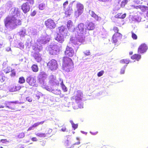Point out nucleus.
<instances>
[{
	"mask_svg": "<svg viewBox=\"0 0 148 148\" xmlns=\"http://www.w3.org/2000/svg\"><path fill=\"white\" fill-rule=\"evenodd\" d=\"M11 70V69L10 67H8L4 69V71L5 73H7L9 72Z\"/></svg>",
	"mask_w": 148,
	"mask_h": 148,
	"instance_id": "obj_42",
	"label": "nucleus"
},
{
	"mask_svg": "<svg viewBox=\"0 0 148 148\" xmlns=\"http://www.w3.org/2000/svg\"><path fill=\"white\" fill-rule=\"evenodd\" d=\"M19 35L22 36H23L25 35H26V30L25 29H23L21 31L19 32Z\"/></svg>",
	"mask_w": 148,
	"mask_h": 148,
	"instance_id": "obj_38",
	"label": "nucleus"
},
{
	"mask_svg": "<svg viewBox=\"0 0 148 148\" xmlns=\"http://www.w3.org/2000/svg\"><path fill=\"white\" fill-rule=\"evenodd\" d=\"M32 69L33 71L35 72L38 71V70L37 65L35 64H34L32 66Z\"/></svg>",
	"mask_w": 148,
	"mask_h": 148,
	"instance_id": "obj_30",
	"label": "nucleus"
},
{
	"mask_svg": "<svg viewBox=\"0 0 148 148\" xmlns=\"http://www.w3.org/2000/svg\"><path fill=\"white\" fill-rule=\"evenodd\" d=\"M45 7V4L44 3H41L39 5V8L41 10H44Z\"/></svg>",
	"mask_w": 148,
	"mask_h": 148,
	"instance_id": "obj_32",
	"label": "nucleus"
},
{
	"mask_svg": "<svg viewBox=\"0 0 148 148\" xmlns=\"http://www.w3.org/2000/svg\"><path fill=\"white\" fill-rule=\"evenodd\" d=\"M128 2L127 0H124L121 3V7H123Z\"/></svg>",
	"mask_w": 148,
	"mask_h": 148,
	"instance_id": "obj_40",
	"label": "nucleus"
},
{
	"mask_svg": "<svg viewBox=\"0 0 148 148\" xmlns=\"http://www.w3.org/2000/svg\"><path fill=\"white\" fill-rule=\"evenodd\" d=\"M36 135L39 137H45L46 136V134L45 133H36Z\"/></svg>",
	"mask_w": 148,
	"mask_h": 148,
	"instance_id": "obj_36",
	"label": "nucleus"
},
{
	"mask_svg": "<svg viewBox=\"0 0 148 148\" xmlns=\"http://www.w3.org/2000/svg\"><path fill=\"white\" fill-rule=\"evenodd\" d=\"M63 67L64 70L69 72L71 71L73 67V63L71 58L64 57L63 58Z\"/></svg>",
	"mask_w": 148,
	"mask_h": 148,
	"instance_id": "obj_3",
	"label": "nucleus"
},
{
	"mask_svg": "<svg viewBox=\"0 0 148 148\" xmlns=\"http://www.w3.org/2000/svg\"><path fill=\"white\" fill-rule=\"evenodd\" d=\"M25 136V134L23 132H22L19 133L18 135V137L19 138H23Z\"/></svg>",
	"mask_w": 148,
	"mask_h": 148,
	"instance_id": "obj_44",
	"label": "nucleus"
},
{
	"mask_svg": "<svg viewBox=\"0 0 148 148\" xmlns=\"http://www.w3.org/2000/svg\"><path fill=\"white\" fill-rule=\"evenodd\" d=\"M73 12V10L71 8H70L69 10H67L65 12V14L66 16L67 17L69 16Z\"/></svg>",
	"mask_w": 148,
	"mask_h": 148,
	"instance_id": "obj_29",
	"label": "nucleus"
},
{
	"mask_svg": "<svg viewBox=\"0 0 148 148\" xmlns=\"http://www.w3.org/2000/svg\"><path fill=\"white\" fill-rule=\"evenodd\" d=\"M25 82V79L24 77H21L19 78L18 81L19 83L20 84H23Z\"/></svg>",
	"mask_w": 148,
	"mask_h": 148,
	"instance_id": "obj_37",
	"label": "nucleus"
},
{
	"mask_svg": "<svg viewBox=\"0 0 148 148\" xmlns=\"http://www.w3.org/2000/svg\"><path fill=\"white\" fill-rule=\"evenodd\" d=\"M104 73V72L103 71H101L99 72L97 74V76L98 77H101L102 75Z\"/></svg>",
	"mask_w": 148,
	"mask_h": 148,
	"instance_id": "obj_51",
	"label": "nucleus"
},
{
	"mask_svg": "<svg viewBox=\"0 0 148 148\" xmlns=\"http://www.w3.org/2000/svg\"><path fill=\"white\" fill-rule=\"evenodd\" d=\"M21 9L23 12L25 13L29 11L30 9L29 6L28 2L23 3L21 6Z\"/></svg>",
	"mask_w": 148,
	"mask_h": 148,
	"instance_id": "obj_20",
	"label": "nucleus"
},
{
	"mask_svg": "<svg viewBox=\"0 0 148 148\" xmlns=\"http://www.w3.org/2000/svg\"><path fill=\"white\" fill-rule=\"evenodd\" d=\"M78 107L79 108H83V104L82 103H80L79 105L78 104Z\"/></svg>",
	"mask_w": 148,
	"mask_h": 148,
	"instance_id": "obj_64",
	"label": "nucleus"
},
{
	"mask_svg": "<svg viewBox=\"0 0 148 148\" xmlns=\"http://www.w3.org/2000/svg\"><path fill=\"white\" fill-rule=\"evenodd\" d=\"M114 35V37H116L119 39H121L122 36V35L121 34L118 32L116 33Z\"/></svg>",
	"mask_w": 148,
	"mask_h": 148,
	"instance_id": "obj_31",
	"label": "nucleus"
},
{
	"mask_svg": "<svg viewBox=\"0 0 148 148\" xmlns=\"http://www.w3.org/2000/svg\"><path fill=\"white\" fill-rule=\"evenodd\" d=\"M47 75L44 72H41L38 76L39 79V82L41 85V82H46L45 79H46L47 77Z\"/></svg>",
	"mask_w": 148,
	"mask_h": 148,
	"instance_id": "obj_17",
	"label": "nucleus"
},
{
	"mask_svg": "<svg viewBox=\"0 0 148 148\" xmlns=\"http://www.w3.org/2000/svg\"><path fill=\"white\" fill-rule=\"evenodd\" d=\"M86 30H92L95 27V25L94 23L92 22L87 23L85 25Z\"/></svg>",
	"mask_w": 148,
	"mask_h": 148,
	"instance_id": "obj_21",
	"label": "nucleus"
},
{
	"mask_svg": "<svg viewBox=\"0 0 148 148\" xmlns=\"http://www.w3.org/2000/svg\"><path fill=\"white\" fill-rule=\"evenodd\" d=\"M6 5L7 6V8L9 9L12 6V3L11 1H8L6 4Z\"/></svg>",
	"mask_w": 148,
	"mask_h": 148,
	"instance_id": "obj_43",
	"label": "nucleus"
},
{
	"mask_svg": "<svg viewBox=\"0 0 148 148\" xmlns=\"http://www.w3.org/2000/svg\"><path fill=\"white\" fill-rule=\"evenodd\" d=\"M5 79V77L3 76H0V81L2 82H3Z\"/></svg>",
	"mask_w": 148,
	"mask_h": 148,
	"instance_id": "obj_49",
	"label": "nucleus"
},
{
	"mask_svg": "<svg viewBox=\"0 0 148 148\" xmlns=\"http://www.w3.org/2000/svg\"><path fill=\"white\" fill-rule=\"evenodd\" d=\"M26 81L30 85L32 86H36V80L32 76H29L28 77Z\"/></svg>",
	"mask_w": 148,
	"mask_h": 148,
	"instance_id": "obj_13",
	"label": "nucleus"
},
{
	"mask_svg": "<svg viewBox=\"0 0 148 148\" xmlns=\"http://www.w3.org/2000/svg\"><path fill=\"white\" fill-rule=\"evenodd\" d=\"M132 20L136 22H140L141 21H145V20H143L141 16H133L132 18Z\"/></svg>",
	"mask_w": 148,
	"mask_h": 148,
	"instance_id": "obj_25",
	"label": "nucleus"
},
{
	"mask_svg": "<svg viewBox=\"0 0 148 148\" xmlns=\"http://www.w3.org/2000/svg\"><path fill=\"white\" fill-rule=\"evenodd\" d=\"M59 81H60V84L62 87V89L64 92L66 91L67 90V88L63 84L62 80L61 79H60Z\"/></svg>",
	"mask_w": 148,
	"mask_h": 148,
	"instance_id": "obj_27",
	"label": "nucleus"
},
{
	"mask_svg": "<svg viewBox=\"0 0 148 148\" xmlns=\"http://www.w3.org/2000/svg\"><path fill=\"white\" fill-rule=\"evenodd\" d=\"M84 53L86 56H89L90 54V51L88 50H87L84 51Z\"/></svg>",
	"mask_w": 148,
	"mask_h": 148,
	"instance_id": "obj_46",
	"label": "nucleus"
},
{
	"mask_svg": "<svg viewBox=\"0 0 148 148\" xmlns=\"http://www.w3.org/2000/svg\"><path fill=\"white\" fill-rule=\"evenodd\" d=\"M67 26L69 30L74 33V29L75 28H74L73 23L71 21L69 20L67 22Z\"/></svg>",
	"mask_w": 148,
	"mask_h": 148,
	"instance_id": "obj_19",
	"label": "nucleus"
},
{
	"mask_svg": "<svg viewBox=\"0 0 148 148\" xmlns=\"http://www.w3.org/2000/svg\"><path fill=\"white\" fill-rule=\"evenodd\" d=\"M121 14L119 13L115 16V17L116 18H121Z\"/></svg>",
	"mask_w": 148,
	"mask_h": 148,
	"instance_id": "obj_55",
	"label": "nucleus"
},
{
	"mask_svg": "<svg viewBox=\"0 0 148 148\" xmlns=\"http://www.w3.org/2000/svg\"><path fill=\"white\" fill-rule=\"evenodd\" d=\"M129 62L130 61L128 59L122 60L120 61V62L123 63L128 64Z\"/></svg>",
	"mask_w": 148,
	"mask_h": 148,
	"instance_id": "obj_41",
	"label": "nucleus"
},
{
	"mask_svg": "<svg viewBox=\"0 0 148 148\" xmlns=\"http://www.w3.org/2000/svg\"><path fill=\"white\" fill-rule=\"evenodd\" d=\"M127 65L124 66L121 69L120 73L121 74H123L124 73L125 68L127 66Z\"/></svg>",
	"mask_w": 148,
	"mask_h": 148,
	"instance_id": "obj_45",
	"label": "nucleus"
},
{
	"mask_svg": "<svg viewBox=\"0 0 148 148\" xmlns=\"http://www.w3.org/2000/svg\"><path fill=\"white\" fill-rule=\"evenodd\" d=\"M19 9L17 8H12L10 11V15L8 16L5 20L4 22L6 27L12 30L16 28L18 25L21 24V20L18 19L19 15Z\"/></svg>",
	"mask_w": 148,
	"mask_h": 148,
	"instance_id": "obj_1",
	"label": "nucleus"
},
{
	"mask_svg": "<svg viewBox=\"0 0 148 148\" xmlns=\"http://www.w3.org/2000/svg\"><path fill=\"white\" fill-rule=\"evenodd\" d=\"M49 84L52 86L55 85H59L60 81L56 80L55 76L53 75H51L49 76Z\"/></svg>",
	"mask_w": 148,
	"mask_h": 148,
	"instance_id": "obj_10",
	"label": "nucleus"
},
{
	"mask_svg": "<svg viewBox=\"0 0 148 148\" xmlns=\"http://www.w3.org/2000/svg\"><path fill=\"white\" fill-rule=\"evenodd\" d=\"M50 36L45 34L37 40V42L39 44H46L49 42L50 40Z\"/></svg>",
	"mask_w": 148,
	"mask_h": 148,
	"instance_id": "obj_5",
	"label": "nucleus"
},
{
	"mask_svg": "<svg viewBox=\"0 0 148 148\" xmlns=\"http://www.w3.org/2000/svg\"><path fill=\"white\" fill-rule=\"evenodd\" d=\"M130 6L131 8H136V9H139V6H136L133 5H130Z\"/></svg>",
	"mask_w": 148,
	"mask_h": 148,
	"instance_id": "obj_54",
	"label": "nucleus"
},
{
	"mask_svg": "<svg viewBox=\"0 0 148 148\" xmlns=\"http://www.w3.org/2000/svg\"><path fill=\"white\" fill-rule=\"evenodd\" d=\"M10 103H14L15 104L18 103L19 102L18 101H5L4 103V104L5 105V107L6 108H10L12 110H15V107H12L10 106H8V105H10Z\"/></svg>",
	"mask_w": 148,
	"mask_h": 148,
	"instance_id": "obj_22",
	"label": "nucleus"
},
{
	"mask_svg": "<svg viewBox=\"0 0 148 148\" xmlns=\"http://www.w3.org/2000/svg\"><path fill=\"white\" fill-rule=\"evenodd\" d=\"M45 122V121H43L40 122H38L36 123H35L34 125H33V126L34 128L38 126L40 124H43Z\"/></svg>",
	"mask_w": 148,
	"mask_h": 148,
	"instance_id": "obj_33",
	"label": "nucleus"
},
{
	"mask_svg": "<svg viewBox=\"0 0 148 148\" xmlns=\"http://www.w3.org/2000/svg\"><path fill=\"white\" fill-rule=\"evenodd\" d=\"M60 48L57 44L53 43L48 46V50L51 54L58 55L59 53Z\"/></svg>",
	"mask_w": 148,
	"mask_h": 148,
	"instance_id": "obj_4",
	"label": "nucleus"
},
{
	"mask_svg": "<svg viewBox=\"0 0 148 148\" xmlns=\"http://www.w3.org/2000/svg\"><path fill=\"white\" fill-rule=\"evenodd\" d=\"M59 33L60 34L64 36L68 35V32L64 26H62L58 27Z\"/></svg>",
	"mask_w": 148,
	"mask_h": 148,
	"instance_id": "obj_18",
	"label": "nucleus"
},
{
	"mask_svg": "<svg viewBox=\"0 0 148 148\" xmlns=\"http://www.w3.org/2000/svg\"><path fill=\"white\" fill-rule=\"evenodd\" d=\"M77 11L75 12V14L76 17H78L84 11L83 5L79 2H77L76 4Z\"/></svg>",
	"mask_w": 148,
	"mask_h": 148,
	"instance_id": "obj_6",
	"label": "nucleus"
},
{
	"mask_svg": "<svg viewBox=\"0 0 148 148\" xmlns=\"http://www.w3.org/2000/svg\"><path fill=\"white\" fill-rule=\"evenodd\" d=\"M114 30L115 32H116V33L118 32L119 31V29L118 28L116 27H115L114 28Z\"/></svg>",
	"mask_w": 148,
	"mask_h": 148,
	"instance_id": "obj_61",
	"label": "nucleus"
},
{
	"mask_svg": "<svg viewBox=\"0 0 148 148\" xmlns=\"http://www.w3.org/2000/svg\"><path fill=\"white\" fill-rule=\"evenodd\" d=\"M86 31L85 25L83 23L78 24L77 27L74 29V34H75V37H73L70 39L69 45L72 43L76 45L77 49L78 48V45H80L81 43L84 42V38L83 36Z\"/></svg>",
	"mask_w": 148,
	"mask_h": 148,
	"instance_id": "obj_2",
	"label": "nucleus"
},
{
	"mask_svg": "<svg viewBox=\"0 0 148 148\" xmlns=\"http://www.w3.org/2000/svg\"><path fill=\"white\" fill-rule=\"evenodd\" d=\"M38 43L36 42L32 45V48L36 53H39L41 51L42 47L41 45H38Z\"/></svg>",
	"mask_w": 148,
	"mask_h": 148,
	"instance_id": "obj_14",
	"label": "nucleus"
},
{
	"mask_svg": "<svg viewBox=\"0 0 148 148\" xmlns=\"http://www.w3.org/2000/svg\"><path fill=\"white\" fill-rule=\"evenodd\" d=\"M65 54L69 57L72 56L74 54V51L71 47L68 45L65 51Z\"/></svg>",
	"mask_w": 148,
	"mask_h": 148,
	"instance_id": "obj_12",
	"label": "nucleus"
},
{
	"mask_svg": "<svg viewBox=\"0 0 148 148\" xmlns=\"http://www.w3.org/2000/svg\"><path fill=\"white\" fill-rule=\"evenodd\" d=\"M29 35H34L36 34L37 32L36 29L31 28H29L27 29Z\"/></svg>",
	"mask_w": 148,
	"mask_h": 148,
	"instance_id": "obj_26",
	"label": "nucleus"
},
{
	"mask_svg": "<svg viewBox=\"0 0 148 148\" xmlns=\"http://www.w3.org/2000/svg\"><path fill=\"white\" fill-rule=\"evenodd\" d=\"M139 6V8L140 9L143 11H144L146 10H148V7L145 6Z\"/></svg>",
	"mask_w": 148,
	"mask_h": 148,
	"instance_id": "obj_34",
	"label": "nucleus"
},
{
	"mask_svg": "<svg viewBox=\"0 0 148 148\" xmlns=\"http://www.w3.org/2000/svg\"><path fill=\"white\" fill-rule=\"evenodd\" d=\"M45 24L46 27L50 29L55 28L56 26V24L53 20L49 19L45 22Z\"/></svg>",
	"mask_w": 148,
	"mask_h": 148,
	"instance_id": "obj_9",
	"label": "nucleus"
},
{
	"mask_svg": "<svg viewBox=\"0 0 148 148\" xmlns=\"http://www.w3.org/2000/svg\"><path fill=\"white\" fill-rule=\"evenodd\" d=\"M48 67L51 71H54L58 68V64L56 60L52 59L47 64Z\"/></svg>",
	"mask_w": 148,
	"mask_h": 148,
	"instance_id": "obj_7",
	"label": "nucleus"
},
{
	"mask_svg": "<svg viewBox=\"0 0 148 148\" xmlns=\"http://www.w3.org/2000/svg\"><path fill=\"white\" fill-rule=\"evenodd\" d=\"M11 73L10 74V75L12 77H13L15 75L16 73L14 69L11 70Z\"/></svg>",
	"mask_w": 148,
	"mask_h": 148,
	"instance_id": "obj_50",
	"label": "nucleus"
},
{
	"mask_svg": "<svg viewBox=\"0 0 148 148\" xmlns=\"http://www.w3.org/2000/svg\"><path fill=\"white\" fill-rule=\"evenodd\" d=\"M26 99L27 101L29 102H31L32 101V99L31 98L29 97H27L26 98Z\"/></svg>",
	"mask_w": 148,
	"mask_h": 148,
	"instance_id": "obj_59",
	"label": "nucleus"
},
{
	"mask_svg": "<svg viewBox=\"0 0 148 148\" xmlns=\"http://www.w3.org/2000/svg\"><path fill=\"white\" fill-rule=\"evenodd\" d=\"M132 37L134 39H137V35L133 33H132Z\"/></svg>",
	"mask_w": 148,
	"mask_h": 148,
	"instance_id": "obj_52",
	"label": "nucleus"
},
{
	"mask_svg": "<svg viewBox=\"0 0 148 148\" xmlns=\"http://www.w3.org/2000/svg\"><path fill=\"white\" fill-rule=\"evenodd\" d=\"M33 125H32V126L30 127L27 130V131H30L32 130H33L34 129V127H33Z\"/></svg>",
	"mask_w": 148,
	"mask_h": 148,
	"instance_id": "obj_58",
	"label": "nucleus"
},
{
	"mask_svg": "<svg viewBox=\"0 0 148 148\" xmlns=\"http://www.w3.org/2000/svg\"><path fill=\"white\" fill-rule=\"evenodd\" d=\"M32 55L37 62L41 61L42 60L41 55L39 53L32 52Z\"/></svg>",
	"mask_w": 148,
	"mask_h": 148,
	"instance_id": "obj_16",
	"label": "nucleus"
},
{
	"mask_svg": "<svg viewBox=\"0 0 148 148\" xmlns=\"http://www.w3.org/2000/svg\"><path fill=\"white\" fill-rule=\"evenodd\" d=\"M66 128L65 126H62L61 128V130L62 132H66L67 131Z\"/></svg>",
	"mask_w": 148,
	"mask_h": 148,
	"instance_id": "obj_57",
	"label": "nucleus"
},
{
	"mask_svg": "<svg viewBox=\"0 0 148 148\" xmlns=\"http://www.w3.org/2000/svg\"><path fill=\"white\" fill-rule=\"evenodd\" d=\"M28 1L30 4L33 5L34 3V0H28Z\"/></svg>",
	"mask_w": 148,
	"mask_h": 148,
	"instance_id": "obj_63",
	"label": "nucleus"
},
{
	"mask_svg": "<svg viewBox=\"0 0 148 148\" xmlns=\"http://www.w3.org/2000/svg\"><path fill=\"white\" fill-rule=\"evenodd\" d=\"M36 12L35 11H34L31 13V15L32 16H34L36 15Z\"/></svg>",
	"mask_w": 148,
	"mask_h": 148,
	"instance_id": "obj_60",
	"label": "nucleus"
},
{
	"mask_svg": "<svg viewBox=\"0 0 148 148\" xmlns=\"http://www.w3.org/2000/svg\"><path fill=\"white\" fill-rule=\"evenodd\" d=\"M119 39L116 37H114V35H113L112 37V40L113 42L115 43L117 42L118 40Z\"/></svg>",
	"mask_w": 148,
	"mask_h": 148,
	"instance_id": "obj_47",
	"label": "nucleus"
},
{
	"mask_svg": "<svg viewBox=\"0 0 148 148\" xmlns=\"http://www.w3.org/2000/svg\"><path fill=\"white\" fill-rule=\"evenodd\" d=\"M0 142L3 143H4L5 142H8L9 143V142L6 139H1L0 140Z\"/></svg>",
	"mask_w": 148,
	"mask_h": 148,
	"instance_id": "obj_56",
	"label": "nucleus"
},
{
	"mask_svg": "<svg viewBox=\"0 0 148 148\" xmlns=\"http://www.w3.org/2000/svg\"><path fill=\"white\" fill-rule=\"evenodd\" d=\"M68 4V1H66L63 4V6L64 8L65 7V6L67 5Z\"/></svg>",
	"mask_w": 148,
	"mask_h": 148,
	"instance_id": "obj_62",
	"label": "nucleus"
},
{
	"mask_svg": "<svg viewBox=\"0 0 148 148\" xmlns=\"http://www.w3.org/2000/svg\"><path fill=\"white\" fill-rule=\"evenodd\" d=\"M41 86L43 88L45 89L49 92H52L53 91H54V89L52 87L53 86H52L49 84L47 85H46V82H41Z\"/></svg>",
	"mask_w": 148,
	"mask_h": 148,
	"instance_id": "obj_11",
	"label": "nucleus"
},
{
	"mask_svg": "<svg viewBox=\"0 0 148 148\" xmlns=\"http://www.w3.org/2000/svg\"><path fill=\"white\" fill-rule=\"evenodd\" d=\"M141 56L140 55L135 54L132 56L131 58L132 59H136L137 61H138L141 58Z\"/></svg>",
	"mask_w": 148,
	"mask_h": 148,
	"instance_id": "obj_28",
	"label": "nucleus"
},
{
	"mask_svg": "<svg viewBox=\"0 0 148 148\" xmlns=\"http://www.w3.org/2000/svg\"><path fill=\"white\" fill-rule=\"evenodd\" d=\"M89 13L92 17H93L96 20L99 21L101 20V18L100 17H99L93 11L90 10L89 11Z\"/></svg>",
	"mask_w": 148,
	"mask_h": 148,
	"instance_id": "obj_24",
	"label": "nucleus"
},
{
	"mask_svg": "<svg viewBox=\"0 0 148 148\" xmlns=\"http://www.w3.org/2000/svg\"><path fill=\"white\" fill-rule=\"evenodd\" d=\"M147 49V47L145 44H142L139 47L138 52L139 53H142L145 52Z\"/></svg>",
	"mask_w": 148,
	"mask_h": 148,
	"instance_id": "obj_15",
	"label": "nucleus"
},
{
	"mask_svg": "<svg viewBox=\"0 0 148 148\" xmlns=\"http://www.w3.org/2000/svg\"><path fill=\"white\" fill-rule=\"evenodd\" d=\"M19 46L21 49H23L24 47V45L22 42H20L19 43Z\"/></svg>",
	"mask_w": 148,
	"mask_h": 148,
	"instance_id": "obj_53",
	"label": "nucleus"
},
{
	"mask_svg": "<svg viewBox=\"0 0 148 148\" xmlns=\"http://www.w3.org/2000/svg\"><path fill=\"white\" fill-rule=\"evenodd\" d=\"M75 95L72 97V98L75 100L77 103L80 102L83 97V94L81 91L78 90L75 92Z\"/></svg>",
	"mask_w": 148,
	"mask_h": 148,
	"instance_id": "obj_8",
	"label": "nucleus"
},
{
	"mask_svg": "<svg viewBox=\"0 0 148 148\" xmlns=\"http://www.w3.org/2000/svg\"><path fill=\"white\" fill-rule=\"evenodd\" d=\"M63 35L58 33L55 39L60 43H62L64 40Z\"/></svg>",
	"mask_w": 148,
	"mask_h": 148,
	"instance_id": "obj_23",
	"label": "nucleus"
},
{
	"mask_svg": "<svg viewBox=\"0 0 148 148\" xmlns=\"http://www.w3.org/2000/svg\"><path fill=\"white\" fill-rule=\"evenodd\" d=\"M52 92L55 94L59 95L61 94V91L60 89H56L55 90L54 89V91H53Z\"/></svg>",
	"mask_w": 148,
	"mask_h": 148,
	"instance_id": "obj_35",
	"label": "nucleus"
},
{
	"mask_svg": "<svg viewBox=\"0 0 148 148\" xmlns=\"http://www.w3.org/2000/svg\"><path fill=\"white\" fill-rule=\"evenodd\" d=\"M13 88H16V89H14V90H12V91H16L20 89L21 88V87L19 86H14Z\"/></svg>",
	"mask_w": 148,
	"mask_h": 148,
	"instance_id": "obj_48",
	"label": "nucleus"
},
{
	"mask_svg": "<svg viewBox=\"0 0 148 148\" xmlns=\"http://www.w3.org/2000/svg\"><path fill=\"white\" fill-rule=\"evenodd\" d=\"M70 122L72 125V127L74 129V130L77 128L78 126L77 125V124H75L73 123L72 120H70Z\"/></svg>",
	"mask_w": 148,
	"mask_h": 148,
	"instance_id": "obj_39",
	"label": "nucleus"
}]
</instances>
